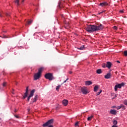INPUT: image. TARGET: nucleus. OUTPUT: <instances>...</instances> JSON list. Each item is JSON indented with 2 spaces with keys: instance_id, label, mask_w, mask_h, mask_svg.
I'll list each match as a JSON object with an SVG mask.
<instances>
[{
  "instance_id": "nucleus-41",
  "label": "nucleus",
  "mask_w": 127,
  "mask_h": 127,
  "mask_svg": "<svg viewBox=\"0 0 127 127\" xmlns=\"http://www.w3.org/2000/svg\"><path fill=\"white\" fill-rule=\"evenodd\" d=\"M14 112H15V113H16V112H17V110H16V109H15Z\"/></svg>"
},
{
  "instance_id": "nucleus-31",
  "label": "nucleus",
  "mask_w": 127,
  "mask_h": 127,
  "mask_svg": "<svg viewBox=\"0 0 127 127\" xmlns=\"http://www.w3.org/2000/svg\"><path fill=\"white\" fill-rule=\"evenodd\" d=\"M113 29H114L115 30H118V27L115 26L113 27Z\"/></svg>"
},
{
  "instance_id": "nucleus-22",
  "label": "nucleus",
  "mask_w": 127,
  "mask_h": 127,
  "mask_svg": "<svg viewBox=\"0 0 127 127\" xmlns=\"http://www.w3.org/2000/svg\"><path fill=\"white\" fill-rule=\"evenodd\" d=\"M61 88V85H59L56 87V90L57 91H59V89Z\"/></svg>"
},
{
  "instance_id": "nucleus-19",
  "label": "nucleus",
  "mask_w": 127,
  "mask_h": 127,
  "mask_svg": "<svg viewBox=\"0 0 127 127\" xmlns=\"http://www.w3.org/2000/svg\"><path fill=\"white\" fill-rule=\"evenodd\" d=\"M102 69H97V71H96V73L97 74H102Z\"/></svg>"
},
{
  "instance_id": "nucleus-4",
  "label": "nucleus",
  "mask_w": 127,
  "mask_h": 127,
  "mask_svg": "<svg viewBox=\"0 0 127 127\" xmlns=\"http://www.w3.org/2000/svg\"><path fill=\"white\" fill-rule=\"evenodd\" d=\"M125 83L124 82H122L120 84L117 83L114 87L115 92H117V91H118V89H122V87H125Z\"/></svg>"
},
{
  "instance_id": "nucleus-47",
  "label": "nucleus",
  "mask_w": 127,
  "mask_h": 127,
  "mask_svg": "<svg viewBox=\"0 0 127 127\" xmlns=\"http://www.w3.org/2000/svg\"><path fill=\"white\" fill-rule=\"evenodd\" d=\"M24 2V0H22V3H23Z\"/></svg>"
},
{
  "instance_id": "nucleus-13",
  "label": "nucleus",
  "mask_w": 127,
  "mask_h": 127,
  "mask_svg": "<svg viewBox=\"0 0 127 127\" xmlns=\"http://www.w3.org/2000/svg\"><path fill=\"white\" fill-rule=\"evenodd\" d=\"M106 67L109 69H110L111 67H112V63L107 62L106 64Z\"/></svg>"
},
{
  "instance_id": "nucleus-12",
  "label": "nucleus",
  "mask_w": 127,
  "mask_h": 127,
  "mask_svg": "<svg viewBox=\"0 0 127 127\" xmlns=\"http://www.w3.org/2000/svg\"><path fill=\"white\" fill-rule=\"evenodd\" d=\"M37 100H38V95H36L34 98L32 99V103L33 104V103H35V102H36Z\"/></svg>"
},
{
  "instance_id": "nucleus-53",
  "label": "nucleus",
  "mask_w": 127,
  "mask_h": 127,
  "mask_svg": "<svg viewBox=\"0 0 127 127\" xmlns=\"http://www.w3.org/2000/svg\"><path fill=\"white\" fill-rule=\"evenodd\" d=\"M12 93L13 94H14V93H13V92H12Z\"/></svg>"
},
{
  "instance_id": "nucleus-37",
  "label": "nucleus",
  "mask_w": 127,
  "mask_h": 127,
  "mask_svg": "<svg viewBox=\"0 0 127 127\" xmlns=\"http://www.w3.org/2000/svg\"><path fill=\"white\" fill-rule=\"evenodd\" d=\"M124 10H121L120 11V12L121 13H124Z\"/></svg>"
},
{
  "instance_id": "nucleus-1",
  "label": "nucleus",
  "mask_w": 127,
  "mask_h": 127,
  "mask_svg": "<svg viewBox=\"0 0 127 127\" xmlns=\"http://www.w3.org/2000/svg\"><path fill=\"white\" fill-rule=\"evenodd\" d=\"M85 30L87 32H95V31H96V25H88L86 28Z\"/></svg>"
},
{
  "instance_id": "nucleus-28",
  "label": "nucleus",
  "mask_w": 127,
  "mask_h": 127,
  "mask_svg": "<svg viewBox=\"0 0 127 127\" xmlns=\"http://www.w3.org/2000/svg\"><path fill=\"white\" fill-rule=\"evenodd\" d=\"M102 67H103V68H106V67H107V64H103Z\"/></svg>"
},
{
  "instance_id": "nucleus-29",
  "label": "nucleus",
  "mask_w": 127,
  "mask_h": 127,
  "mask_svg": "<svg viewBox=\"0 0 127 127\" xmlns=\"http://www.w3.org/2000/svg\"><path fill=\"white\" fill-rule=\"evenodd\" d=\"M102 89H100L99 92H98L97 93V96H99L100 95V94H101L102 93Z\"/></svg>"
},
{
  "instance_id": "nucleus-25",
  "label": "nucleus",
  "mask_w": 127,
  "mask_h": 127,
  "mask_svg": "<svg viewBox=\"0 0 127 127\" xmlns=\"http://www.w3.org/2000/svg\"><path fill=\"white\" fill-rule=\"evenodd\" d=\"M33 20H30V21H28V25H30V24H31V23H32V22H33Z\"/></svg>"
},
{
  "instance_id": "nucleus-26",
  "label": "nucleus",
  "mask_w": 127,
  "mask_h": 127,
  "mask_svg": "<svg viewBox=\"0 0 127 127\" xmlns=\"http://www.w3.org/2000/svg\"><path fill=\"white\" fill-rule=\"evenodd\" d=\"M121 109L123 110H126V107L123 104H121Z\"/></svg>"
},
{
  "instance_id": "nucleus-23",
  "label": "nucleus",
  "mask_w": 127,
  "mask_h": 127,
  "mask_svg": "<svg viewBox=\"0 0 127 127\" xmlns=\"http://www.w3.org/2000/svg\"><path fill=\"white\" fill-rule=\"evenodd\" d=\"M123 104L125 105V106H127V100H125L123 101Z\"/></svg>"
},
{
  "instance_id": "nucleus-27",
  "label": "nucleus",
  "mask_w": 127,
  "mask_h": 127,
  "mask_svg": "<svg viewBox=\"0 0 127 127\" xmlns=\"http://www.w3.org/2000/svg\"><path fill=\"white\" fill-rule=\"evenodd\" d=\"M15 3H17V5H19V0H15Z\"/></svg>"
},
{
  "instance_id": "nucleus-40",
  "label": "nucleus",
  "mask_w": 127,
  "mask_h": 127,
  "mask_svg": "<svg viewBox=\"0 0 127 127\" xmlns=\"http://www.w3.org/2000/svg\"><path fill=\"white\" fill-rule=\"evenodd\" d=\"M48 127H53V125H49Z\"/></svg>"
},
{
  "instance_id": "nucleus-52",
  "label": "nucleus",
  "mask_w": 127,
  "mask_h": 127,
  "mask_svg": "<svg viewBox=\"0 0 127 127\" xmlns=\"http://www.w3.org/2000/svg\"><path fill=\"white\" fill-rule=\"evenodd\" d=\"M28 112H29V111H30V109H28Z\"/></svg>"
},
{
  "instance_id": "nucleus-7",
  "label": "nucleus",
  "mask_w": 127,
  "mask_h": 127,
  "mask_svg": "<svg viewBox=\"0 0 127 127\" xmlns=\"http://www.w3.org/2000/svg\"><path fill=\"white\" fill-rule=\"evenodd\" d=\"M34 93H35V89H33L31 91L30 95H29V96L28 97V98H27L28 102H29V101L30 100V98H32V97H33V96H34Z\"/></svg>"
},
{
  "instance_id": "nucleus-49",
  "label": "nucleus",
  "mask_w": 127,
  "mask_h": 127,
  "mask_svg": "<svg viewBox=\"0 0 127 127\" xmlns=\"http://www.w3.org/2000/svg\"><path fill=\"white\" fill-rule=\"evenodd\" d=\"M0 17H2V15L1 14H0Z\"/></svg>"
},
{
  "instance_id": "nucleus-36",
  "label": "nucleus",
  "mask_w": 127,
  "mask_h": 127,
  "mask_svg": "<svg viewBox=\"0 0 127 127\" xmlns=\"http://www.w3.org/2000/svg\"><path fill=\"white\" fill-rule=\"evenodd\" d=\"M78 125H79V122H76L75 124V127H78Z\"/></svg>"
},
{
  "instance_id": "nucleus-43",
  "label": "nucleus",
  "mask_w": 127,
  "mask_h": 127,
  "mask_svg": "<svg viewBox=\"0 0 127 127\" xmlns=\"http://www.w3.org/2000/svg\"><path fill=\"white\" fill-rule=\"evenodd\" d=\"M112 127H118V126H117L116 125H113Z\"/></svg>"
},
{
  "instance_id": "nucleus-11",
  "label": "nucleus",
  "mask_w": 127,
  "mask_h": 127,
  "mask_svg": "<svg viewBox=\"0 0 127 127\" xmlns=\"http://www.w3.org/2000/svg\"><path fill=\"white\" fill-rule=\"evenodd\" d=\"M81 91L85 95L88 94V92L87 91V88H86V87H81Z\"/></svg>"
},
{
  "instance_id": "nucleus-15",
  "label": "nucleus",
  "mask_w": 127,
  "mask_h": 127,
  "mask_svg": "<svg viewBox=\"0 0 127 127\" xmlns=\"http://www.w3.org/2000/svg\"><path fill=\"white\" fill-rule=\"evenodd\" d=\"M85 83L86 86H90V85H92V84H93V82L90 80L86 81Z\"/></svg>"
},
{
  "instance_id": "nucleus-20",
  "label": "nucleus",
  "mask_w": 127,
  "mask_h": 127,
  "mask_svg": "<svg viewBox=\"0 0 127 127\" xmlns=\"http://www.w3.org/2000/svg\"><path fill=\"white\" fill-rule=\"evenodd\" d=\"M78 49L79 50H84V49H85V46H81L79 48H78Z\"/></svg>"
},
{
  "instance_id": "nucleus-39",
  "label": "nucleus",
  "mask_w": 127,
  "mask_h": 127,
  "mask_svg": "<svg viewBox=\"0 0 127 127\" xmlns=\"http://www.w3.org/2000/svg\"><path fill=\"white\" fill-rule=\"evenodd\" d=\"M2 38H6V36H3V37L0 36Z\"/></svg>"
},
{
  "instance_id": "nucleus-6",
  "label": "nucleus",
  "mask_w": 127,
  "mask_h": 127,
  "mask_svg": "<svg viewBox=\"0 0 127 127\" xmlns=\"http://www.w3.org/2000/svg\"><path fill=\"white\" fill-rule=\"evenodd\" d=\"M62 26H64L66 29L70 28V24H69V21L67 20H64V25H62Z\"/></svg>"
},
{
  "instance_id": "nucleus-42",
  "label": "nucleus",
  "mask_w": 127,
  "mask_h": 127,
  "mask_svg": "<svg viewBox=\"0 0 127 127\" xmlns=\"http://www.w3.org/2000/svg\"><path fill=\"white\" fill-rule=\"evenodd\" d=\"M15 118H16L17 119H18V118H19V117H18V116H16V115H15Z\"/></svg>"
},
{
  "instance_id": "nucleus-50",
  "label": "nucleus",
  "mask_w": 127,
  "mask_h": 127,
  "mask_svg": "<svg viewBox=\"0 0 127 127\" xmlns=\"http://www.w3.org/2000/svg\"><path fill=\"white\" fill-rule=\"evenodd\" d=\"M72 73V71H69V74H71Z\"/></svg>"
},
{
  "instance_id": "nucleus-14",
  "label": "nucleus",
  "mask_w": 127,
  "mask_h": 127,
  "mask_svg": "<svg viewBox=\"0 0 127 127\" xmlns=\"http://www.w3.org/2000/svg\"><path fill=\"white\" fill-rule=\"evenodd\" d=\"M110 113L111 115H114V116H116V115H117V110H111Z\"/></svg>"
},
{
  "instance_id": "nucleus-48",
  "label": "nucleus",
  "mask_w": 127,
  "mask_h": 127,
  "mask_svg": "<svg viewBox=\"0 0 127 127\" xmlns=\"http://www.w3.org/2000/svg\"><path fill=\"white\" fill-rule=\"evenodd\" d=\"M117 62L118 63H121V62H120V61H117Z\"/></svg>"
},
{
  "instance_id": "nucleus-18",
  "label": "nucleus",
  "mask_w": 127,
  "mask_h": 127,
  "mask_svg": "<svg viewBox=\"0 0 127 127\" xmlns=\"http://www.w3.org/2000/svg\"><path fill=\"white\" fill-rule=\"evenodd\" d=\"M98 89H99V86L96 85L94 88V92H97V91H98Z\"/></svg>"
},
{
  "instance_id": "nucleus-46",
  "label": "nucleus",
  "mask_w": 127,
  "mask_h": 127,
  "mask_svg": "<svg viewBox=\"0 0 127 127\" xmlns=\"http://www.w3.org/2000/svg\"><path fill=\"white\" fill-rule=\"evenodd\" d=\"M61 16H62V17L64 18V15L62 14V15H61Z\"/></svg>"
},
{
  "instance_id": "nucleus-5",
  "label": "nucleus",
  "mask_w": 127,
  "mask_h": 127,
  "mask_svg": "<svg viewBox=\"0 0 127 127\" xmlns=\"http://www.w3.org/2000/svg\"><path fill=\"white\" fill-rule=\"evenodd\" d=\"M54 123V119H51L49 120L48 122H47L46 123L44 124L43 125V127H48V126H52V124Z\"/></svg>"
},
{
  "instance_id": "nucleus-38",
  "label": "nucleus",
  "mask_w": 127,
  "mask_h": 127,
  "mask_svg": "<svg viewBox=\"0 0 127 127\" xmlns=\"http://www.w3.org/2000/svg\"><path fill=\"white\" fill-rule=\"evenodd\" d=\"M103 12H105V11H102L98 13V14H101V13H103Z\"/></svg>"
},
{
  "instance_id": "nucleus-17",
  "label": "nucleus",
  "mask_w": 127,
  "mask_h": 127,
  "mask_svg": "<svg viewBox=\"0 0 127 127\" xmlns=\"http://www.w3.org/2000/svg\"><path fill=\"white\" fill-rule=\"evenodd\" d=\"M63 104L64 106H67L68 105V101L67 100H64L63 101Z\"/></svg>"
},
{
  "instance_id": "nucleus-30",
  "label": "nucleus",
  "mask_w": 127,
  "mask_h": 127,
  "mask_svg": "<svg viewBox=\"0 0 127 127\" xmlns=\"http://www.w3.org/2000/svg\"><path fill=\"white\" fill-rule=\"evenodd\" d=\"M116 109L117 110H120V109H121V104L120 105V106H118L116 107Z\"/></svg>"
},
{
  "instance_id": "nucleus-21",
  "label": "nucleus",
  "mask_w": 127,
  "mask_h": 127,
  "mask_svg": "<svg viewBox=\"0 0 127 127\" xmlns=\"http://www.w3.org/2000/svg\"><path fill=\"white\" fill-rule=\"evenodd\" d=\"M113 124L114 125V126H116V125H118V121L117 120H114L113 122Z\"/></svg>"
},
{
  "instance_id": "nucleus-34",
  "label": "nucleus",
  "mask_w": 127,
  "mask_h": 127,
  "mask_svg": "<svg viewBox=\"0 0 127 127\" xmlns=\"http://www.w3.org/2000/svg\"><path fill=\"white\" fill-rule=\"evenodd\" d=\"M68 80H69V78H67L65 81L63 82L62 84H64V83H66V82H67V81H68Z\"/></svg>"
},
{
  "instance_id": "nucleus-8",
  "label": "nucleus",
  "mask_w": 127,
  "mask_h": 127,
  "mask_svg": "<svg viewBox=\"0 0 127 127\" xmlns=\"http://www.w3.org/2000/svg\"><path fill=\"white\" fill-rule=\"evenodd\" d=\"M96 31H99V30H103L104 29V25L100 24L99 26L96 25Z\"/></svg>"
},
{
  "instance_id": "nucleus-24",
  "label": "nucleus",
  "mask_w": 127,
  "mask_h": 127,
  "mask_svg": "<svg viewBox=\"0 0 127 127\" xmlns=\"http://www.w3.org/2000/svg\"><path fill=\"white\" fill-rule=\"evenodd\" d=\"M94 116H91L90 117H88L87 118V120L88 121H91L92 120V118H93Z\"/></svg>"
},
{
  "instance_id": "nucleus-10",
  "label": "nucleus",
  "mask_w": 127,
  "mask_h": 127,
  "mask_svg": "<svg viewBox=\"0 0 127 127\" xmlns=\"http://www.w3.org/2000/svg\"><path fill=\"white\" fill-rule=\"evenodd\" d=\"M99 5H100V6H102V7H104V6H108L109 5V3H108L107 1H105L100 3L99 4Z\"/></svg>"
},
{
  "instance_id": "nucleus-32",
  "label": "nucleus",
  "mask_w": 127,
  "mask_h": 127,
  "mask_svg": "<svg viewBox=\"0 0 127 127\" xmlns=\"http://www.w3.org/2000/svg\"><path fill=\"white\" fill-rule=\"evenodd\" d=\"M6 16H7V17H9V16H10V14H9L8 13H6Z\"/></svg>"
},
{
  "instance_id": "nucleus-35",
  "label": "nucleus",
  "mask_w": 127,
  "mask_h": 127,
  "mask_svg": "<svg viewBox=\"0 0 127 127\" xmlns=\"http://www.w3.org/2000/svg\"><path fill=\"white\" fill-rule=\"evenodd\" d=\"M2 86L3 87H5V86H6V82H3Z\"/></svg>"
},
{
  "instance_id": "nucleus-33",
  "label": "nucleus",
  "mask_w": 127,
  "mask_h": 127,
  "mask_svg": "<svg viewBox=\"0 0 127 127\" xmlns=\"http://www.w3.org/2000/svg\"><path fill=\"white\" fill-rule=\"evenodd\" d=\"M124 55L125 56H127V51H124Z\"/></svg>"
},
{
  "instance_id": "nucleus-51",
  "label": "nucleus",
  "mask_w": 127,
  "mask_h": 127,
  "mask_svg": "<svg viewBox=\"0 0 127 127\" xmlns=\"http://www.w3.org/2000/svg\"><path fill=\"white\" fill-rule=\"evenodd\" d=\"M58 6H59V7H60V4H59Z\"/></svg>"
},
{
  "instance_id": "nucleus-54",
  "label": "nucleus",
  "mask_w": 127,
  "mask_h": 127,
  "mask_svg": "<svg viewBox=\"0 0 127 127\" xmlns=\"http://www.w3.org/2000/svg\"><path fill=\"white\" fill-rule=\"evenodd\" d=\"M36 29L37 28V27L35 28Z\"/></svg>"
},
{
  "instance_id": "nucleus-3",
  "label": "nucleus",
  "mask_w": 127,
  "mask_h": 127,
  "mask_svg": "<svg viewBox=\"0 0 127 127\" xmlns=\"http://www.w3.org/2000/svg\"><path fill=\"white\" fill-rule=\"evenodd\" d=\"M45 78L49 80V81H52L54 80V76H53V73H48L45 75Z\"/></svg>"
},
{
  "instance_id": "nucleus-9",
  "label": "nucleus",
  "mask_w": 127,
  "mask_h": 127,
  "mask_svg": "<svg viewBox=\"0 0 127 127\" xmlns=\"http://www.w3.org/2000/svg\"><path fill=\"white\" fill-rule=\"evenodd\" d=\"M28 96V86L26 87V92L24 93V96H23V99H25V98H27Z\"/></svg>"
},
{
  "instance_id": "nucleus-2",
  "label": "nucleus",
  "mask_w": 127,
  "mask_h": 127,
  "mask_svg": "<svg viewBox=\"0 0 127 127\" xmlns=\"http://www.w3.org/2000/svg\"><path fill=\"white\" fill-rule=\"evenodd\" d=\"M44 67H42L38 69V72L37 73H35L34 75V80L36 81V80H38L39 78L41 76V73L42 71H43Z\"/></svg>"
},
{
  "instance_id": "nucleus-45",
  "label": "nucleus",
  "mask_w": 127,
  "mask_h": 127,
  "mask_svg": "<svg viewBox=\"0 0 127 127\" xmlns=\"http://www.w3.org/2000/svg\"><path fill=\"white\" fill-rule=\"evenodd\" d=\"M113 108H115L116 109H117V107H116V106H113Z\"/></svg>"
},
{
  "instance_id": "nucleus-16",
  "label": "nucleus",
  "mask_w": 127,
  "mask_h": 127,
  "mask_svg": "<svg viewBox=\"0 0 127 127\" xmlns=\"http://www.w3.org/2000/svg\"><path fill=\"white\" fill-rule=\"evenodd\" d=\"M104 78L105 79H111V73H107L106 75H105Z\"/></svg>"
},
{
  "instance_id": "nucleus-44",
  "label": "nucleus",
  "mask_w": 127,
  "mask_h": 127,
  "mask_svg": "<svg viewBox=\"0 0 127 127\" xmlns=\"http://www.w3.org/2000/svg\"><path fill=\"white\" fill-rule=\"evenodd\" d=\"M14 54H15V55H16V54H17V52H15Z\"/></svg>"
}]
</instances>
